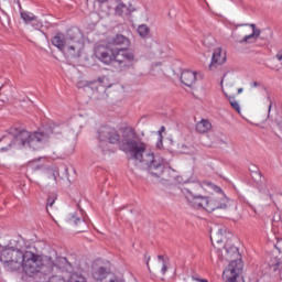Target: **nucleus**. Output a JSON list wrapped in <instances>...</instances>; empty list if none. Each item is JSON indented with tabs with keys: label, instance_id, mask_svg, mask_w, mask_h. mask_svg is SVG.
Instances as JSON below:
<instances>
[{
	"label": "nucleus",
	"instance_id": "obj_38",
	"mask_svg": "<svg viewBox=\"0 0 282 282\" xmlns=\"http://www.w3.org/2000/svg\"><path fill=\"white\" fill-rule=\"evenodd\" d=\"M99 3H107V0H97Z\"/></svg>",
	"mask_w": 282,
	"mask_h": 282
},
{
	"label": "nucleus",
	"instance_id": "obj_32",
	"mask_svg": "<svg viewBox=\"0 0 282 282\" xmlns=\"http://www.w3.org/2000/svg\"><path fill=\"white\" fill-rule=\"evenodd\" d=\"M192 281H196V282H208L206 279H202V278L196 276V275H192Z\"/></svg>",
	"mask_w": 282,
	"mask_h": 282
},
{
	"label": "nucleus",
	"instance_id": "obj_21",
	"mask_svg": "<svg viewBox=\"0 0 282 282\" xmlns=\"http://www.w3.org/2000/svg\"><path fill=\"white\" fill-rule=\"evenodd\" d=\"M67 220L69 224H74L75 226H86L85 220H80V218L76 216V213L69 214L67 216Z\"/></svg>",
	"mask_w": 282,
	"mask_h": 282
},
{
	"label": "nucleus",
	"instance_id": "obj_17",
	"mask_svg": "<svg viewBox=\"0 0 282 282\" xmlns=\"http://www.w3.org/2000/svg\"><path fill=\"white\" fill-rule=\"evenodd\" d=\"M224 239H226V228H219L216 234L210 236L213 246H215V243H224Z\"/></svg>",
	"mask_w": 282,
	"mask_h": 282
},
{
	"label": "nucleus",
	"instance_id": "obj_14",
	"mask_svg": "<svg viewBox=\"0 0 282 282\" xmlns=\"http://www.w3.org/2000/svg\"><path fill=\"white\" fill-rule=\"evenodd\" d=\"M181 80L186 87H193L195 80H197V73L192 70H183L181 74Z\"/></svg>",
	"mask_w": 282,
	"mask_h": 282
},
{
	"label": "nucleus",
	"instance_id": "obj_42",
	"mask_svg": "<svg viewBox=\"0 0 282 282\" xmlns=\"http://www.w3.org/2000/svg\"><path fill=\"white\" fill-rule=\"evenodd\" d=\"M270 199H272V194H269Z\"/></svg>",
	"mask_w": 282,
	"mask_h": 282
},
{
	"label": "nucleus",
	"instance_id": "obj_8",
	"mask_svg": "<svg viewBox=\"0 0 282 282\" xmlns=\"http://www.w3.org/2000/svg\"><path fill=\"white\" fill-rule=\"evenodd\" d=\"M202 185L196 184L194 188H186L182 189V193L187 200L188 206L194 208L195 210H204L206 205V196L197 195L195 191H199Z\"/></svg>",
	"mask_w": 282,
	"mask_h": 282
},
{
	"label": "nucleus",
	"instance_id": "obj_43",
	"mask_svg": "<svg viewBox=\"0 0 282 282\" xmlns=\"http://www.w3.org/2000/svg\"><path fill=\"white\" fill-rule=\"evenodd\" d=\"M148 261H151V257L148 258Z\"/></svg>",
	"mask_w": 282,
	"mask_h": 282
},
{
	"label": "nucleus",
	"instance_id": "obj_31",
	"mask_svg": "<svg viewBox=\"0 0 282 282\" xmlns=\"http://www.w3.org/2000/svg\"><path fill=\"white\" fill-rule=\"evenodd\" d=\"M267 100H268V102H269L268 118H270V111H272V98H271V97H268Z\"/></svg>",
	"mask_w": 282,
	"mask_h": 282
},
{
	"label": "nucleus",
	"instance_id": "obj_26",
	"mask_svg": "<svg viewBox=\"0 0 282 282\" xmlns=\"http://www.w3.org/2000/svg\"><path fill=\"white\" fill-rule=\"evenodd\" d=\"M55 202H56V194L52 193V194L48 195V198L46 200V206L52 207V206H54Z\"/></svg>",
	"mask_w": 282,
	"mask_h": 282
},
{
	"label": "nucleus",
	"instance_id": "obj_36",
	"mask_svg": "<svg viewBox=\"0 0 282 282\" xmlns=\"http://www.w3.org/2000/svg\"><path fill=\"white\" fill-rule=\"evenodd\" d=\"M259 85H261V84H259L258 82L251 83V87H252L253 89H257V87H259Z\"/></svg>",
	"mask_w": 282,
	"mask_h": 282
},
{
	"label": "nucleus",
	"instance_id": "obj_9",
	"mask_svg": "<svg viewBox=\"0 0 282 282\" xmlns=\"http://www.w3.org/2000/svg\"><path fill=\"white\" fill-rule=\"evenodd\" d=\"M249 28H251V33H248V29H243L242 34L246 35L241 40H236V43L243 45V43H254L259 37L262 41H268V39L272 36V31L270 29L261 31V29H258L256 24H249Z\"/></svg>",
	"mask_w": 282,
	"mask_h": 282
},
{
	"label": "nucleus",
	"instance_id": "obj_29",
	"mask_svg": "<svg viewBox=\"0 0 282 282\" xmlns=\"http://www.w3.org/2000/svg\"><path fill=\"white\" fill-rule=\"evenodd\" d=\"M205 186H208V188H212V191H215V193H223L221 187L213 184V183H205Z\"/></svg>",
	"mask_w": 282,
	"mask_h": 282
},
{
	"label": "nucleus",
	"instance_id": "obj_18",
	"mask_svg": "<svg viewBox=\"0 0 282 282\" xmlns=\"http://www.w3.org/2000/svg\"><path fill=\"white\" fill-rule=\"evenodd\" d=\"M112 45H124L126 47H129V45H131V41H129V37L122 34H117L112 39Z\"/></svg>",
	"mask_w": 282,
	"mask_h": 282
},
{
	"label": "nucleus",
	"instance_id": "obj_5",
	"mask_svg": "<svg viewBox=\"0 0 282 282\" xmlns=\"http://www.w3.org/2000/svg\"><path fill=\"white\" fill-rule=\"evenodd\" d=\"M225 259L229 262L228 267L223 272V278L226 282H243V262L241 261V254L239 248L226 243L225 245Z\"/></svg>",
	"mask_w": 282,
	"mask_h": 282
},
{
	"label": "nucleus",
	"instance_id": "obj_39",
	"mask_svg": "<svg viewBox=\"0 0 282 282\" xmlns=\"http://www.w3.org/2000/svg\"><path fill=\"white\" fill-rule=\"evenodd\" d=\"M243 93V88H238V94H242Z\"/></svg>",
	"mask_w": 282,
	"mask_h": 282
},
{
	"label": "nucleus",
	"instance_id": "obj_20",
	"mask_svg": "<svg viewBox=\"0 0 282 282\" xmlns=\"http://www.w3.org/2000/svg\"><path fill=\"white\" fill-rule=\"evenodd\" d=\"M21 19L26 23H32V21H36V17L34 13H30L28 11H20Z\"/></svg>",
	"mask_w": 282,
	"mask_h": 282
},
{
	"label": "nucleus",
	"instance_id": "obj_22",
	"mask_svg": "<svg viewBox=\"0 0 282 282\" xmlns=\"http://www.w3.org/2000/svg\"><path fill=\"white\" fill-rule=\"evenodd\" d=\"M225 96L228 98V101H229L230 106L232 107V109H235V111L240 113L241 106H239V102L235 100V97L228 96V94H225Z\"/></svg>",
	"mask_w": 282,
	"mask_h": 282
},
{
	"label": "nucleus",
	"instance_id": "obj_10",
	"mask_svg": "<svg viewBox=\"0 0 282 282\" xmlns=\"http://www.w3.org/2000/svg\"><path fill=\"white\" fill-rule=\"evenodd\" d=\"M109 274H111V269L109 268V263L105 265H94L93 267V279L97 282H120L118 278H110L109 280H106Z\"/></svg>",
	"mask_w": 282,
	"mask_h": 282
},
{
	"label": "nucleus",
	"instance_id": "obj_28",
	"mask_svg": "<svg viewBox=\"0 0 282 282\" xmlns=\"http://www.w3.org/2000/svg\"><path fill=\"white\" fill-rule=\"evenodd\" d=\"M47 282H67L63 275H52Z\"/></svg>",
	"mask_w": 282,
	"mask_h": 282
},
{
	"label": "nucleus",
	"instance_id": "obj_23",
	"mask_svg": "<svg viewBox=\"0 0 282 282\" xmlns=\"http://www.w3.org/2000/svg\"><path fill=\"white\" fill-rule=\"evenodd\" d=\"M249 171L253 180H261V172L259 171V167L257 165H250Z\"/></svg>",
	"mask_w": 282,
	"mask_h": 282
},
{
	"label": "nucleus",
	"instance_id": "obj_30",
	"mask_svg": "<svg viewBox=\"0 0 282 282\" xmlns=\"http://www.w3.org/2000/svg\"><path fill=\"white\" fill-rule=\"evenodd\" d=\"M31 23H32V25H33V28H34L35 30H41V29L43 28V23H41V22L37 20V18H35V21H32Z\"/></svg>",
	"mask_w": 282,
	"mask_h": 282
},
{
	"label": "nucleus",
	"instance_id": "obj_13",
	"mask_svg": "<svg viewBox=\"0 0 282 282\" xmlns=\"http://www.w3.org/2000/svg\"><path fill=\"white\" fill-rule=\"evenodd\" d=\"M52 268V274L61 270L62 272H72V263H69L65 257H57L55 261L53 260Z\"/></svg>",
	"mask_w": 282,
	"mask_h": 282
},
{
	"label": "nucleus",
	"instance_id": "obj_44",
	"mask_svg": "<svg viewBox=\"0 0 282 282\" xmlns=\"http://www.w3.org/2000/svg\"><path fill=\"white\" fill-rule=\"evenodd\" d=\"M241 25H243V24L238 25V28H241Z\"/></svg>",
	"mask_w": 282,
	"mask_h": 282
},
{
	"label": "nucleus",
	"instance_id": "obj_16",
	"mask_svg": "<svg viewBox=\"0 0 282 282\" xmlns=\"http://www.w3.org/2000/svg\"><path fill=\"white\" fill-rule=\"evenodd\" d=\"M213 129V124L208 119H203L196 123V131L198 133H208Z\"/></svg>",
	"mask_w": 282,
	"mask_h": 282
},
{
	"label": "nucleus",
	"instance_id": "obj_27",
	"mask_svg": "<svg viewBox=\"0 0 282 282\" xmlns=\"http://www.w3.org/2000/svg\"><path fill=\"white\" fill-rule=\"evenodd\" d=\"M162 132H164V126L161 127V129L158 131V135H159V141L156 142V148L158 149H162V140H163V137H162Z\"/></svg>",
	"mask_w": 282,
	"mask_h": 282
},
{
	"label": "nucleus",
	"instance_id": "obj_11",
	"mask_svg": "<svg viewBox=\"0 0 282 282\" xmlns=\"http://www.w3.org/2000/svg\"><path fill=\"white\" fill-rule=\"evenodd\" d=\"M227 56L226 51L221 48V46H217L214 48L213 55H212V62L209 64L210 72H215L219 66L224 65L226 63Z\"/></svg>",
	"mask_w": 282,
	"mask_h": 282
},
{
	"label": "nucleus",
	"instance_id": "obj_4",
	"mask_svg": "<svg viewBox=\"0 0 282 282\" xmlns=\"http://www.w3.org/2000/svg\"><path fill=\"white\" fill-rule=\"evenodd\" d=\"M54 260L52 257L40 256L32 251H23L21 268L28 276H34L35 274H43L47 276L52 274Z\"/></svg>",
	"mask_w": 282,
	"mask_h": 282
},
{
	"label": "nucleus",
	"instance_id": "obj_1",
	"mask_svg": "<svg viewBox=\"0 0 282 282\" xmlns=\"http://www.w3.org/2000/svg\"><path fill=\"white\" fill-rule=\"evenodd\" d=\"M97 138L102 147V142L109 144H121L122 151L129 153L133 160L139 162V166L144 169L152 177H162L166 161L153 151L147 150V143L142 142L132 128H124L122 134L118 133L116 128L104 126L98 129Z\"/></svg>",
	"mask_w": 282,
	"mask_h": 282
},
{
	"label": "nucleus",
	"instance_id": "obj_34",
	"mask_svg": "<svg viewBox=\"0 0 282 282\" xmlns=\"http://www.w3.org/2000/svg\"><path fill=\"white\" fill-rule=\"evenodd\" d=\"M167 270H169V268L166 267V262H165L162 264V269H161L162 274H166Z\"/></svg>",
	"mask_w": 282,
	"mask_h": 282
},
{
	"label": "nucleus",
	"instance_id": "obj_41",
	"mask_svg": "<svg viewBox=\"0 0 282 282\" xmlns=\"http://www.w3.org/2000/svg\"><path fill=\"white\" fill-rule=\"evenodd\" d=\"M208 39H209V41H214L213 36H209Z\"/></svg>",
	"mask_w": 282,
	"mask_h": 282
},
{
	"label": "nucleus",
	"instance_id": "obj_35",
	"mask_svg": "<svg viewBox=\"0 0 282 282\" xmlns=\"http://www.w3.org/2000/svg\"><path fill=\"white\" fill-rule=\"evenodd\" d=\"M158 259H159L160 262H162V264L166 263V260L164 259V256H158Z\"/></svg>",
	"mask_w": 282,
	"mask_h": 282
},
{
	"label": "nucleus",
	"instance_id": "obj_6",
	"mask_svg": "<svg viewBox=\"0 0 282 282\" xmlns=\"http://www.w3.org/2000/svg\"><path fill=\"white\" fill-rule=\"evenodd\" d=\"M23 252L21 249L7 248L0 252V261L8 270V272H17L21 270V264L23 263Z\"/></svg>",
	"mask_w": 282,
	"mask_h": 282
},
{
	"label": "nucleus",
	"instance_id": "obj_24",
	"mask_svg": "<svg viewBox=\"0 0 282 282\" xmlns=\"http://www.w3.org/2000/svg\"><path fill=\"white\" fill-rule=\"evenodd\" d=\"M68 282H87V279L79 273H73L69 276Z\"/></svg>",
	"mask_w": 282,
	"mask_h": 282
},
{
	"label": "nucleus",
	"instance_id": "obj_19",
	"mask_svg": "<svg viewBox=\"0 0 282 282\" xmlns=\"http://www.w3.org/2000/svg\"><path fill=\"white\" fill-rule=\"evenodd\" d=\"M269 265L272 272H278V270H280V279L282 280V261L274 258L273 260H271Z\"/></svg>",
	"mask_w": 282,
	"mask_h": 282
},
{
	"label": "nucleus",
	"instance_id": "obj_3",
	"mask_svg": "<svg viewBox=\"0 0 282 282\" xmlns=\"http://www.w3.org/2000/svg\"><path fill=\"white\" fill-rule=\"evenodd\" d=\"M95 55L105 65L116 63V67H118L120 72L132 69L133 65L138 63L135 51L131 48L98 47L95 51Z\"/></svg>",
	"mask_w": 282,
	"mask_h": 282
},
{
	"label": "nucleus",
	"instance_id": "obj_40",
	"mask_svg": "<svg viewBox=\"0 0 282 282\" xmlns=\"http://www.w3.org/2000/svg\"><path fill=\"white\" fill-rule=\"evenodd\" d=\"M3 140H8V138H3V139H1V140H0V142H3Z\"/></svg>",
	"mask_w": 282,
	"mask_h": 282
},
{
	"label": "nucleus",
	"instance_id": "obj_33",
	"mask_svg": "<svg viewBox=\"0 0 282 282\" xmlns=\"http://www.w3.org/2000/svg\"><path fill=\"white\" fill-rule=\"evenodd\" d=\"M96 83H97V87H102V89H105V86H102V83H105V77L98 78Z\"/></svg>",
	"mask_w": 282,
	"mask_h": 282
},
{
	"label": "nucleus",
	"instance_id": "obj_15",
	"mask_svg": "<svg viewBox=\"0 0 282 282\" xmlns=\"http://www.w3.org/2000/svg\"><path fill=\"white\" fill-rule=\"evenodd\" d=\"M133 10L134 9L131 4H129L128 7L121 0H118V4L115 9V14H117V17H129V14L133 12Z\"/></svg>",
	"mask_w": 282,
	"mask_h": 282
},
{
	"label": "nucleus",
	"instance_id": "obj_7",
	"mask_svg": "<svg viewBox=\"0 0 282 282\" xmlns=\"http://www.w3.org/2000/svg\"><path fill=\"white\" fill-rule=\"evenodd\" d=\"M78 34L79 32L76 31L74 35L70 33L65 36L63 33H57L53 39H52V44L57 47V50H65L66 52L70 54H75L76 50H78V46L80 45V40H78Z\"/></svg>",
	"mask_w": 282,
	"mask_h": 282
},
{
	"label": "nucleus",
	"instance_id": "obj_37",
	"mask_svg": "<svg viewBox=\"0 0 282 282\" xmlns=\"http://www.w3.org/2000/svg\"><path fill=\"white\" fill-rule=\"evenodd\" d=\"M275 58H278V61H280V63H282V53H278L275 55Z\"/></svg>",
	"mask_w": 282,
	"mask_h": 282
},
{
	"label": "nucleus",
	"instance_id": "obj_2",
	"mask_svg": "<svg viewBox=\"0 0 282 282\" xmlns=\"http://www.w3.org/2000/svg\"><path fill=\"white\" fill-rule=\"evenodd\" d=\"M17 134L13 140L8 144V148H2V151H8V149H33V151H39L43 145L48 142L50 138H58L62 130L61 126L52 123L51 126L40 130L37 132H30L28 130H15Z\"/></svg>",
	"mask_w": 282,
	"mask_h": 282
},
{
	"label": "nucleus",
	"instance_id": "obj_25",
	"mask_svg": "<svg viewBox=\"0 0 282 282\" xmlns=\"http://www.w3.org/2000/svg\"><path fill=\"white\" fill-rule=\"evenodd\" d=\"M149 32L150 29L147 26V24H141L138 26V34L141 35L142 39H147Z\"/></svg>",
	"mask_w": 282,
	"mask_h": 282
},
{
	"label": "nucleus",
	"instance_id": "obj_12",
	"mask_svg": "<svg viewBox=\"0 0 282 282\" xmlns=\"http://www.w3.org/2000/svg\"><path fill=\"white\" fill-rule=\"evenodd\" d=\"M228 208V205L226 204V200L221 198H215V197H205V207L204 210L207 213H214V210H219Z\"/></svg>",
	"mask_w": 282,
	"mask_h": 282
}]
</instances>
